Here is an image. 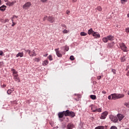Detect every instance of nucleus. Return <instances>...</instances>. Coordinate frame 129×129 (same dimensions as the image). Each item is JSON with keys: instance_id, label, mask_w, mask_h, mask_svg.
I'll use <instances>...</instances> for the list:
<instances>
[{"instance_id": "f257e3e1", "label": "nucleus", "mask_w": 129, "mask_h": 129, "mask_svg": "<svg viewBox=\"0 0 129 129\" xmlns=\"http://www.w3.org/2000/svg\"><path fill=\"white\" fill-rule=\"evenodd\" d=\"M69 50V47H66L64 49V50H60L59 51V48H56L55 49V51L56 54V56L57 57H59V58H62V55H65L66 54V52L65 51H68Z\"/></svg>"}, {"instance_id": "f03ea898", "label": "nucleus", "mask_w": 129, "mask_h": 129, "mask_svg": "<svg viewBox=\"0 0 129 129\" xmlns=\"http://www.w3.org/2000/svg\"><path fill=\"white\" fill-rule=\"evenodd\" d=\"M111 96H112V100H113L120 99V98H123V97H124V94H123L114 93L111 94Z\"/></svg>"}, {"instance_id": "7ed1b4c3", "label": "nucleus", "mask_w": 129, "mask_h": 129, "mask_svg": "<svg viewBox=\"0 0 129 129\" xmlns=\"http://www.w3.org/2000/svg\"><path fill=\"white\" fill-rule=\"evenodd\" d=\"M119 46L120 47V48L122 51L124 52H128V50H127V47H126V45L124 43L120 42L119 43Z\"/></svg>"}, {"instance_id": "20e7f679", "label": "nucleus", "mask_w": 129, "mask_h": 129, "mask_svg": "<svg viewBox=\"0 0 129 129\" xmlns=\"http://www.w3.org/2000/svg\"><path fill=\"white\" fill-rule=\"evenodd\" d=\"M31 6L32 4L31 2H28L23 6V8L24 9V10H28V9H29V8Z\"/></svg>"}, {"instance_id": "39448f33", "label": "nucleus", "mask_w": 129, "mask_h": 129, "mask_svg": "<svg viewBox=\"0 0 129 129\" xmlns=\"http://www.w3.org/2000/svg\"><path fill=\"white\" fill-rule=\"evenodd\" d=\"M107 114H108V112L107 111L103 112L100 117V119H105V118H106V116H107Z\"/></svg>"}, {"instance_id": "423d86ee", "label": "nucleus", "mask_w": 129, "mask_h": 129, "mask_svg": "<svg viewBox=\"0 0 129 129\" xmlns=\"http://www.w3.org/2000/svg\"><path fill=\"white\" fill-rule=\"evenodd\" d=\"M91 110H92L93 112H101L102 109H101V108L94 109V107H92Z\"/></svg>"}, {"instance_id": "0eeeda50", "label": "nucleus", "mask_w": 129, "mask_h": 129, "mask_svg": "<svg viewBox=\"0 0 129 129\" xmlns=\"http://www.w3.org/2000/svg\"><path fill=\"white\" fill-rule=\"evenodd\" d=\"M29 56L31 57H36L37 56V53H36V52L34 50H31L30 52H29Z\"/></svg>"}, {"instance_id": "6e6552de", "label": "nucleus", "mask_w": 129, "mask_h": 129, "mask_svg": "<svg viewBox=\"0 0 129 129\" xmlns=\"http://www.w3.org/2000/svg\"><path fill=\"white\" fill-rule=\"evenodd\" d=\"M74 124L72 123H69L67 126V129H73L74 128Z\"/></svg>"}, {"instance_id": "1a4fd4ad", "label": "nucleus", "mask_w": 129, "mask_h": 129, "mask_svg": "<svg viewBox=\"0 0 129 129\" xmlns=\"http://www.w3.org/2000/svg\"><path fill=\"white\" fill-rule=\"evenodd\" d=\"M15 18H19V17H18V16H16V15H14L13 16V17L12 18H11V21H12V27H15V25L17 24V23H15L14 22V20H15Z\"/></svg>"}, {"instance_id": "9d476101", "label": "nucleus", "mask_w": 129, "mask_h": 129, "mask_svg": "<svg viewBox=\"0 0 129 129\" xmlns=\"http://www.w3.org/2000/svg\"><path fill=\"white\" fill-rule=\"evenodd\" d=\"M47 21L50 23H54L55 22L54 18L53 16H49L47 19Z\"/></svg>"}, {"instance_id": "9b49d317", "label": "nucleus", "mask_w": 129, "mask_h": 129, "mask_svg": "<svg viewBox=\"0 0 129 129\" xmlns=\"http://www.w3.org/2000/svg\"><path fill=\"white\" fill-rule=\"evenodd\" d=\"M93 37H94L95 39H97V38H100V35L99 33H98V32H94Z\"/></svg>"}, {"instance_id": "f8f14e48", "label": "nucleus", "mask_w": 129, "mask_h": 129, "mask_svg": "<svg viewBox=\"0 0 129 129\" xmlns=\"http://www.w3.org/2000/svg\"><path fill=\"white\" fill-rule=\"evenodd\" d=\"M107 38V40L108 41H113L114 37L112 35H109L106 37Z\"/></svg>"}, {"instance_id": "ddd939ff", "label": "nucleus", "mask_w": 129, "mask_h": 129, "mask_svg": "<svg viewBox=\"0 0 129 129\" xmlns=\"http://www.w3.org/2000/svg\"><path fill=\"white\" fill-rule=\"evenodd\" d=\"M110 117L112 121L113 122H117V117L114 116H111Z\"/></svg>"}, {"instance_id": "4468645a", "label": "nucleus", "mask_w": 129, "mask_h": 129, "mask_svg": "<svg viewBox=\"0 0 129 129\" xmlns=\"http://www.w3.org/2000/svg\"><path fill=\"white\" fill-rule=\"evenodd\" d=\"M14 78L15 80V81H18V82H20L21 81L19 79V75H13Z\"/></svg>"}, {"instance_id": "2eb2a0df", "label": "nucleus", "mask_w": 129, "mask_h": 129, "mask_svg": "<svg viewBox=\"0 0 129 129\" xmlns=\"http://www.w3.org/2000/svg\"><path fill=\"white\" fill-rule=\"evenodd\" d=\"M117 117L118 118L119 121H120L123 118V115L121 114H118Z\"/></svg>"}, {"instance_id": "dca6fc26", "label": "nucleus", "mask_w": 129, "mask_h": 129, "mask_svg": "<svg viewBox=\"0 0 129 129\" xmlns=\"http://www.w3.org/2000/svg\"><path fill=\"white\" fill-rule=\"evenodd\" d=\"M63 114L65 116H69V113L70 111L69 110H67L66 111H63Z\"/></svg>"}, {"instance_id": "f3484780", "label": "nucleus", "mask_w": 129, "mask_h": 129, "mask_svg": "<svg viewBox=\"0 0 129 129\" xmlns=\"http://www.w3.org/2000/svg\"><path fill=\"white\" fill-rule=\"evenodd\" d=\"M64 112H60L58 113V116L59 118H62V117H63V116H64Z\"/></svg>"}, {"instance_id": "a211bd4d", "label": "nucleus", "mask_w": 129, "mask_h": 129, "mask_svg": "<svg viewBox=\"0 0 129 129\" xmlns=\"http://www.w3.org/2000/svg\"><path fill=\"white\" fill-rule=\"evenodd\" d=\"M69 116H70L71 117H74V116H75V113L73 111H70Z\"/></svg>"}, {"instance_id": "6ab92c4d", "label": "nucleus", "mask_w": 129, "mask_h": 129, "mask_svg": "<svg viewBox=\"0 0 129 129\" xmlns=\"http://www.w3.org/2000/svg\"><path fill=\"white\" fill-rule=\"evenodd\" d=\"M94 33V31H93V29L92 28L90 29L88 31V35H93V33Z\"/></svg>"}, {"instance_id": "aec40b11", "label": "nucleus", "mask_w": 129, "mask_h": 129, "mask_svg": "<svg viewBox=\"0 0 129 129\" xmlns=\"http://www.w3.org/2000/svg\"><path fill=\"white\" fill-rule=\"evenodd\" d=\"M16 57L18 58L19 57H24V52H19L16 55Z\"/></svg>"}, {"instance_id": "412c9836", "label": "nucleus", "mask_w": 129, "mask_h": 129, "mask_svg": "<svg viewBox=\"0 0 129 129\" xmlns=\"http://www.w3.org/2000/svg\"><path fill=\"white\" fill-rule=\"evenodd\" d=\"M11 71L13 72V75H16L18 74V72L14 69H11Z\"/></svg>"}, {"instance_id": "4be33fe9", "label": "nucleus", "mask_w": 129, "mask_h": 129, "mask_svg": "<svg viewBox=\"0 0 129 129\" xmlns=\"http://www.w3.org/2000/svg\"><path fill=\"white\" fill-rule=\"evenodd\" d=\"M15 3L14 2H8L6 3L7 6H9V7H11V6H14Z\"/></svg>"}, {"instance_id": "5701e85b", "label": "nucleus", "mask_w": 129, "mask_h": 129, "mask_svg": "<svg viewBox=\"0 0 129 129\" xmlns=\"http://www.w3.org/2000/svg\"><path fill=\"white\" fill-rule=\"evenodd\" d=\"M49 64V61L47 60H45L43 62H42V65L43 66H46V65H48Z\"/></svg>"}, {"instance_id": "b1692460", "label": "nucleus", "mask_w": 129, "mask_h": 129, "mask_svg": "<svg viewBox=\"0 0 129 129\" xmlns=\"http://www.w3.org/2000/svg\"><path fill=\"white\" fill-rule=\"evenodd\" d=\"M90 97L93 100H95V99H96V96L95 95H91L90 96Z\"/></svg>"}, {"instance_id": "393cba45", "label": "nucleus", "mask_w": 129, "mask_h": 129, "mask_svg": "<svg viewBox=\"0 0 129 129\" xmlns=\"http://www.w3.org/2000/svg\"><path fill=\"white\" fill-rule=\"evenodd\" d=\"M6 8L7 7L5 5H3L0 7V11H6Z\"/></svg>"}, {"instance_id": "a878e982", "label": "nucleus", "mask_w": 129, "mask_h": 129, "mask_svg": "<svg viewBox=\"0 0 129 129\" xmlns=\"http://www.w3.org/2000/svg\"><path fill=\"white\" fill-rule=\"evenodd\" d=\"M33 60L35 62H40L41 59L39 57H35Z\"/></svg>"}, {"instance_id": "bb28decb", "label": "nucleus", "mask_w": 129, "mask_h": 129, "mask_svg": "<svg viewBox=\"0 0 129 129\" xmlns=\"http://www.w3.org/2000/svg\"><path fill=\"white\" fill-rule=\"evenodd\" d=\"M14 91V89H9L7 91V93L8 94H11V93H12V92H13Z\"/></svg>"}, {"instance_id": "cd10ccee", "label": "nucleus", "mask_w": 129, "mask_h": 129, "mask_svg": "<svg viewBox=\"0 0 129 129\" xmlns=\"http://www.w3.org/2000/svg\"><path fill=\"white\" fill-rule=\"evenodd\" d=\"M95 10H96V11H97V10L99 12H101V11H102V8H101V7L98 6V7H97V8L95 9Z\"/></svg>"}, {"instance_id": "c85d7f7f", "label": "nucleus", "mask_w": 129, "mask_h": 129, "mask_svg": "<svg viewBox=\"0 0 129 129\" xmlns=\"http://www.w3.org/2000/svg\"><path fill=\"white\" fill-rule=\"evenodd\" d=\"M125 60H126V58H125V56H123L120 58L121 62H124Z\"/></svg>"}, {"instance_id": "c756f323", "label": "nucleus", "mask_w": 129, "mask_h": 129, "mask_svg": "<svg viewBox=\"0 0 129 129\" xmlns=\"http://www.w3.org/2000/svg\"><path fill=\"white\" fill-rule=\"evenodd\" d=\"M95 129H104V126H98Z\"/></svg>"}, {"instance_id": "7c9ffc66", "label": "nucleus", "mask_w": 129, "mask_h": 129, "mask_svg": "<svg viewBox=\"0 0 129 129\" xmlns=\"http://www.w3.org/2000/svg\"><path fill=\"white\" fill-rule=\"evenodd\" d=\"M102 41L103 42H104V43H107L108 41H107V38L106 37H103L102 38Z\"/></svg>"}, {"instance_id": "2f4dec72", "label": "nucleus", "mask_w": 129, "mask_h": 129, "mask_svg": "<svg viewBox=\"0 0 129 129\" xmlns=\"http://www.w3.org/2000/svg\"><path fill=\"white\" fill-rule=\"evenodd\" d=\"M80 35L81 36H87V33H85V32H82L80 33Z\"/></svg>"}, {"instance_id": "473e14b6", "label": "nucleus", "mask_w": 129, "mask_h": 129, "mask_svg": "<svg viewBox=\"0 0 129 129\" xmlns=\"http://www.w3.org/2000/svg\"><path fill=\"white\" fill-rule=\"evenodd\" d=\"M62 33H63V34H68V33H69V30L64 29V30L62 31Z\"/></svg>"}, {"instance_id": "72a5a7b5", "label": "nucleus", "mask_w": 129, "mask_h": 129, "mask_svg": "<svg viewBox=\"0 0 129 129\" xmlns=\"http://www.w3.org/2000/svg\"><path fill=\"white\" fill-rule=\"evenodd\" d=\"M48 59L49 61H52L53 60V57H52V55H50L48 56Z\"/></svg>"}, {"instance_id": "f704fd0d", "label": "nucleus", "mask_w": 129, "mask_h": 129, "mask_svg": "<svg viewBox=\"0 0 129 129\" xmlns=\"http://www.w3.org/2000/svg\"><path fill=\"white\" fill-rule=\"evenodd\" d=\"M70 59L72 60V61H73V60H74V56L73 55H71L70 57Z\"/></svg>"}, {"instance_id": "c9c22d12", "label": "nucleus", "mask_w": 129, "mask_h": 129, "mask_svg": "<svg viewBox=\"0 0 129 129\" xmlns=\"http://www.w3.org/2000/svg\"><path fill=\"white\" fill-rule=\"evenodd\" d=\"M124 105H125V106H126V107H129V102L128 103H125L124 104Z\"/></svg>"}, {"instance_id": "e433bc0d", "label": "nucleus", "mask_w": 129, "mask_h": 129, "mask_svg": "<svg viewBox=\"0 0 129 129\" xmlns=\"http://www.w3.org/2000/svg\"><path fill=\"white\" fill-rule=\"evenodd\" d=\"M110 129H117V127H116L115 126H112Z\"/></svg>"}, {"instance_id": "4c0bfd02", "label": "nucleus", "mask_w": 129, "mask_h": 129, "mask_svg": "<svg viewBox=\"0 0 129 129\" xmlns=\"http://www.w3.org/2000/svg\"><path fill=\"white\" fill-rule=\"evenodd\" d=\"M47 18V16H45L43 17V21H44V22H45V21H46Z\"/></svg>"}, {"instance_id": "58836bf2", "label": "nucleus", "mask_w": 129, "mask_h": 129, "mask_svg": "<svg viewBox=\"0 0 129 129\" xmlns=\"http://www.w3.org/2000/svg\"><path fill=\"white\" fill-rule=\"evenodd\" d=\"M112 96H111V95H109L108 97V99H112Z\"/></svg>"}, {"instance_id": "ea45409f", "label": "nucleus", "mask_w": 129, "mask_h": 129, "mask_svg": "<svg viewBox=\"0 0 129 129\" xmlns=\"http://www.w3.org/2000/svg\"><path fill=\"white\" fill-rule=\"evenodd\" d=\"M112 72H113V74H116V71L114 69H112Z\"/></svg>"}, {"instance_id": "a19ab883", "label": "nucleus", "mask_w": 129, "mask_h": 129, "mask_svg": "<svg viewBox=\"0 0 129 129\" xmlns=\"http://www.w3.org/2000/svg\"><path fill=\"white\" fill-rule=\"evenodd\" d=\"M128 31H129V28L127 27V28H125V32L126 33H129Z\"/></svg>"}, {"instance_id": "79ce46f5", "label": "nucleus", "mask_w": 129, "mask_h": 129, "mask_svg": "<svg viewBox=\"0 0 129 129\" xmlns=\"http://www.w3.org/2000/svg\"><path fill=\"white\" fill-rule=\"evenodd\" d=\"M129 69V64H128L127 66H126V69H125V71H127V70H128Z\"/></svg>"}, {"instance_id": "37998d69", "label": "nucleus", "mask_w": 129, "mask_h": 129, "mask_svg": "<svg viewBox=\"0 0 129 129\" xmlns=\"http://www.w3.org/2000/svg\"><path fill=\"white\" fill-rule=\"evenodd\" d=\"M66 14H67V15H69L70 14V11L67 10L66 11Z\"/></svg>"}, {"instance_id": "c03bdc74", "label": "nucleus", "mask_w": 129, "mask_h": 129, "mask_svg": "<svg viewBox=\"0 0 129 129\" xmlns=\"http://www.w3.org/2000/svg\"><path fill=\"white\" fill-rule=\"evenodd\" d=\"M3 54H4V52L2 50H0V55L3 56Z\"/></svg>"}, {"instance_id": "a18cd8bd", "label": "nucleus", "mask_w": 129, "mask_h": 129, "mask_svg": "<svg viewBox=\"0 0 129 129\" xmlns=\"http://www.w3.org/2000/svg\"><path fill=\"white\" fill-rule=\"evenodd\" d=\"M9 19H5V22H4V24H5V23H9Z\"/></svg>"}, {"instance_id": "49530a36", "label": "nucleus", "mask_w": 129, "mask_h": 129, "mask_svg": "<svg viewBox=\"0 0 129 129\" xmlns=\"http://www.w3.org/2000/svg\"><path fill=\"white\" fill-rule=\"evenodd\" d=\"M61 27H63V28H67V26H66L65 24H62Z\"/></svg>"}, {"instance_id": "de8ad7c7", "label": "nucleus", "mask_w": 129, "mask_h": 129, "mask_svg": "<svg viewBox=\"0 0 129 129\" xmlns=\"http://www.w3.org/2000/svg\"><path fill=\"white\" fill-rule=\"evenodd\" d=\"M47 1L48 0H40V2H41V3H46Z\"/></svg>"}, {"instance_id": "09e8293b", "label": "nucleus", "mask_w": 129, "mask_h": 129, "mask_svg": "<svg viewBox=\"0 0 129 129\" xmlns=\"http://www.w3.org/2000/svg\"><path fill=\"white\" fill-rule=\"evenodd\" d=\"M97 79H98V80H100V79H101V76H98Z\"/></svg>"}, {"instance_id": "8fccbe9b", "label": "nucleus", "mask_w": 129, "mask_h": 129, "mask_svg": "<svg viewBox=\"0 0 129 129\" xmlns=\"http://www.w3.org/2000/svg\"><path fill=\"white\" fill-rule=\"evenodd\" d=\"M27 53H28L29 55L30 54V52H31V50H26Z\"/></svg>"}, {"instance_id": "3c124183", "label": "nucleus", "mask_w": 129, "mask_h": 129, "mask_svg": "<svg viewBox=\"0 0 129 129\" xmlns=\"http://www.w3.org/2000/svg\"><path fill=\"white\" fill-rule=\"evenodd\" d=\"M102 93H103V94H106V92L105 91H103Z\"/></svg>"}, {"instance_id": "603ef678", "label": "nucleus", "mask_w": 129, "mask_h": 129, "mask_svg": "<svg viewBox=\"0 0 129 129\" xmlns=\"http://www.w3.org/2000/svg\"><path fill=\"white\" fill-rule=\"evenodd\" d=\"M73 3H76L77 0H72Z\"/></svg>"}, {"instance_id": "864d4df0", "label": "nucleus", "mask_w": 129, "mask_h": 129, "mask_svg": "<svg viewBox=\"0 0 129 129\" xmlns=\"http://www.w3.org/2000/svg\"><path fill=\"white\" fill-rule=\"evenodd\" d=\"M121 2H127V0H121Z\"/></svg>"}, {"instance_id": "5fc2aeb1", "label": "nucleus", "mask_w": 129, "mask_h": 129, "mask_svg": "<svg viewBox=\"0 0 129 129\" xmlns=\"http://www.w3.org/2000/svg\"><path fill=\"white\" fill-rule=\"evenodd\" d=\"M47 55H48V53H46V54H44L43 56H44V57H47Z\"/></svg>"}, {"instance_id": "6e6d98bb", "label": "nucleus", "mask_w": 129, "mask_h": 129, "mask_svg": "<svg viewBox=\"0 0 129 129\" xmlns=\"http://www.w3.org/2000/svg\"><path fill=\"white\" fill-rule=\"evenodd\" d=\"M126 76H129V71L127 72V73H126Z\"/></svg>"}, {"instance_id": "4d7b16f0", "label": "nucleus", "mask_w": 129, "mask_h": 129, "mask_svg": "<svg viewBox=\"0 0 129 129\" xmlns=\"http://www.w3.org/2000/svg\"><path fill=\"white\" fill-rule=\"evenodd\" d=\"M128 18H129V13L127 15Z\"/></svg>"}, {"instance_id": "13d9d810", "label": "nucleus", "mask_w": 129, "mask_h": 129, "mask_svg": "<svg viewBox=\"0 0 129 129\" xmlns=\"http://www.w3.org/2000/svg\"><path fill=\"white\" fill-rule=\"evenodd\" d=\"M6 85H3V87H6Z\"/></svg>"}, {"instance_id": "bf43d9fd", "label": "nucleus", "mask_w": 129, "mask_h": 129, "mask_svg": "<svg viewBox=\"0 0 129 129\" xmlns=\"http://www.w3.org/2000/svg\"><path fill=\"white\" fill-rule=\"evenodd\" d=\"M2 4V1L0 0V5Z\"/></svg>"}, {"instance_id": "052dcab7", "label": "nucleus", "mask_w": 129, "mask_h": 129, "mask_svg": "<svg viewBox=\"0 0 129 129\" xmlns=\"http://www.w3.org/2000/svg\"><path fill=\"white\" fill-rule=\"evenodd\" d=\"M127 94H128V95H129V91L128 92Z\"/></svg>"}, {"instance_id": "680f3d73", "label": "nucleus", "mask_w": 129, "mask_h": 129, "mask_svg": "<svg viewBox=\"0 0 129 129\" xmlns=\"http://www.w3.org/2000/svg\"><path fill=\"white\" fill-rule=\"evenodd\" d=\"M128 32H129V31Z\"/></svg>"}]
</instances>
